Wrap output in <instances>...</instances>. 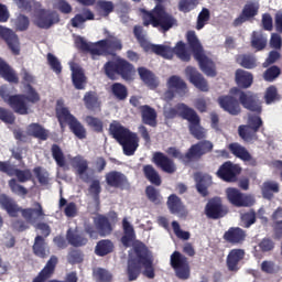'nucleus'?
Here are the masks:
<instances>
[{
    "instance_id": "1",
    "label": "nucleus",
    "mask_w": 282,
    "mask_h": 282,
    "mask_svg": "<svg viewBox=\"0 0 282 282\" xmlns=\"http://www.w3.org/2000/svg\"><path fill=\"white\" fill-rule=\"evenodd\" d=\"M229 94L238 96L240 105L243 107V109L251 111V113H256L248 116L247 124H241L238 127V135L241 138V140L245 142H250L257 138L259 129L263 127V119H261V113H263V102L261 99H259V95L252 91L246 93L238 87H232L229 90Z\"/></svg>"
},
{
    "instance_id": "2",
    "label": "nucleus",
    "mask_w": 282,
    "mask_h": 282,
    "mask_svg": "<svg viewBox=\"0 0 282 282\" xmlns=\"http://www.w3.org/2000/svg\"><path fill=\"white\" fill-rule=\"evenodd\" d=\"M0 206L7 212L9 217H19V213H21L23 220L18 219L12 224L14 230H18V232H24V230L30 229V224H36L37 219L45 217L43 205L39 202L33 204L34 208H23L17 204L14 198L7 194H0Z\"/></svg>"
},
{
    "instance_id": "3",
    "label": "nucleus",
    "mask_w": 282,
    "mask_h": 282,
    "mask_svg": "<svg viewBox=\"0 0 282 282\" xmlns=\"http://www.w3.org/2000/svg\"><path fill=\"white\" fill-rule=\"evenodd\" d=\"M134 258L128 261L127 274L128 281H137L138 276L142 274L147 279H155V267H153V254L149 251L145 243H137L133 247Z\"/></svg>"
},
{
    "instance_id": "4",
    "label": "nucleus",
    "mask_w": 282,
    "mask_h": 282,
    "mask_svg": "<svg viewBox=\"0 0 282 282\" xmlns=\"http://www.w3.org/2000/svg\"><path fill=\"white\" fill-rule=\"evenodd\" d=\"M163 116L165 120H175L177 117L187 120L189 133L193 138L196 140H204L206 138V130L202 127L199 115L186 104L181 102L175 107L164 109Z\"/></svg>"
},
{
    "instance_id": "5",
    "label": "nucleus",
    "mask_w": 282,
    "mask_h": 282,
    "mask_svg": "<svg viewBox=\"0 0 282 282\" xmlns=\"http://www.w3.org/2000/svg\"><path fill=\"white\" fill-rule=\"evenodd\" d=\"M75 45L82 52L90 54L93 61H96L97 56H113L115 52L122 50V41L111 34L95 43H89L85 41V37L78 36L75 40Z\"/></svg>"
},
{
    "instance_id": "6",
    "label": "nucleus",
    "mask_w": 282,
    "mask_h": 282,
    "mask_svg": "<svg viewBox=\"0 0 282 282\" xmlns=\"http://www.w3.org/2000/svg\"><path fill=\"white\" fill-rule=\"evenodd\" d=\"M156 3L155 7L149 11L147 9H139L141 19L143 21L144 28H160L163 32H169L173 25H177V20L166 12V7L163 3H166V0H154Z\"/></svg>"
},
{
    "instance_id": "7",
    "label": "nucleus",
    "mask_w": 282,
    "mask_h": 282,
    "mask_svg": "<svg viewBox=\"0 0 282 282\" xmlns=\"http://www.w3.org/2000/svg\"><path fill=\"white\" fill-rule=\"evenodd\" d=\"M14 3L22 12H35V25L42 30H50L54 23H58V14L54 11L41 9V2L36 0H14Z\"/></svg>"
},
{
    "instance_id": "8",
    "label": "nucleus",
    "mask_w": 282,
    "mask_h": 282,
    "mask_svg": "<svg viewBox=\"0 0 282 282\" xmlns=\"http://www.w3.org/2000/svg\"><path fill=\"white\" fill-rule=\"evenodd\" d=\"M186 42L199 65V69L209 78H215L217 76V65L204 53V46H202V42H199L195 31H187Z\"/></svg>"
},
{
    "instance_id": "9",
    "label": "nucleus",
    "mask_w": 282,
    "mask_h": 282,
    "mask_svg": "<svg viewBox=\"0 0 282 282\" xmlns=\"http://www.w3.org/2000/svg\"><path fill=\"white\" fill-rule=\"evenodd\" d=\"M214 147L215 145L209 140H203L192 144L185 154L175 147L169 148L166 153L167 155L180 160L183 164H191L193 162H199L204 155L213 153Z\"/></svg>"
},
{
    "instance_id": "10",
    "label": "nucleus",
    "mask_w": 282,
    "mask_h": 282,
    "mask_svg": "<svg viewBox=\"0 0 282 282\" xmlns=\"http://www.w3.org/2000/svg\"><path fill=\"white\" fill-rule=\"evenodd\" d=\"M109 132L110 135L122 145L124 155L131 156L135 154L139 147L138 142L140 141L135 132H131L118 122L110 123Z\"/></svg>"
},
{
    "instance_id": "11",
    "label": "nucleus",
    "mask_w": 282,
    "mask_h": 282,
    "mask_svg": "<svg viewBox=\"0 0 282 282\" xmlns=\"http://www.w3.org/2000/svg\"><path fill=\"white\" fill-rule=\"evenodd\" d=\"M133 64L124 58L108 61L104 65V73L109 80H117L121 76L123 80H133Z\"/></svg>"
},
{
    "instance_id": "12",
    "label": "nucleus",
    "mask_w": 282,
    "mask_h": 282,
    "mask_svg": "<svg viewBox=\"0 0 282 282\" xmlns=\"http://www.w3.org/2000/svg\"><path fill=\"white\" fill-rule=\"evenodd\" d=\"M56 117L62 129L65 124H68L72 133H74L78 140H85V138H87V129H85V126H83V123H80V121L69 112L68 108L63 107L57 109Z\"/></svg>"
},
{
    "instance_id": "13",
    "label": "nucleus",
    "mask_w": 282,
    "mask_h": 282,
    "mask_svg": "<svg viewBox=\"0 0 282 282\" xmlns=\"http://www.w3.org/2000/svg\"><path fill=\"white\" fill-rule=\"evenodd\" d=\"M37 230H41V235H37L34 238L32 246V251L35 257L39 259H47L50 257V247L47 246V237L52 235V228L46 223H39L36 225Z\"/></svg>"
},
{
    "instance_id": "14",
    "label": "nucleus",
    "mask_w": 282,
    "mask_h": 282,
    "mask_svg": "<svg viewBox=\"0 0 282 282\" xmlns=\"http://www.w3.org/2000/svg\"><path fill=\"white\" fill-rule=\"evenodd\" d=\"M25 89L26 94H18V97H15L19 116H28V113H30V106H28V102H31V105L41 102V95L39 91H36L32 84H26Z\"/></svg>"
},
{
    "instance_id": "15",
    "label": "nucleus",
    "mask_w": 282,
    "mask_h": 282,
    "mask_svg": "<svg viewBox=\"0 0 282 282\" xmlns=\"http://www.w3.org/2000/svg\"><path fill=\"white\" fill-rule=\"evenodd\" d=\"M171 267L175 271L177 279L186 281L191 279V264L188 263V258L182 254L180 251H174L170 259Z\"/></svg>"
},
{
    "instance_id": "16",
    "label": "nucleus",
    "mask_w": 282,
    "mask_h": 282,
    "mask_svg": "<svg viewBox=\"0 0 282 282\" xmlns=\"http://www.w3.org/2000/svg\"><path fill=\"white\" fill-rule=\"evenodd\" d=\"M226 195L228 202L232 206H236V208H251V206H254L256 203L254 197L248 194H243L235 187L227 188Z\"/></svg>"
},
{
    "instance_id": "17",
    "label": "nucleus",
    "mask_w": 282,
    "mask_h": 282,
    "mask_svg": "<svg viewBox=\"0 0 282 282\" xmlns=\"http://www.w3.org/2000/svg\"><path fill=\"white\" fill-rule=\"evenodd\" d=\"M205 215L207 219H223L228 215V206L224 205L221 197L215 196L208 199L205 206Z\"/></svg>"
},
{
    "instance_id": "18",
    "label": "nucleus",
    "mask_w": 282,
    "mask_h": 282,
    "mask_svg": "<svg viewBox=\"0 0 282 282\" xmlns=\"http://www.w3.org/2000/svg\"><path fill=\"white\" fill-rule=\"evenodd\" d=\"M217 177L223 182L235 183L239 175H241V169L239 165L234 164L230 161L223 163L216 172Z\"/></svg>"
},
{
    "instance_id": "19",
    "label": "nucleus",
    "mask_w": 282,
    "mask_h": 282,
    "mask_svg": "<svg viewBox=\"0 0 282 282\" xmlns=\"http://www.w3.org/2000/svg\"><path fill=\"white\" fill-rule=\"evenodd\" d=\"M56 265H58V257L51 256L44 268L37 273L32 282H63L61 280H51L56 272Z\"/></svg>"
},
{
    "instance_id": "20",
    "label": "nucleus",
    "mask_w": 282,
    "mask_h": 282,
    "mask_svg": "<svg viewBox=\"0 0 282 282\" xmlns=\"http://www.w3.org/2000/svg\"><path fill=\"white\" fill-rule=\"evenodd\" d=\"M152 162L158 169H160L163 173H167L169 175H173V173L177 171L175 161L169 158V155L164 154V152H154Z\"/></svg>"
},
{
    "instance_id": "21",
    "label": "nucleus",
    "mask_w": 282,
    "mask_h": 282,
    "mask_svg": "<svg viewBox=\"0 0 282 282\" xmlns=\"http://www.w3.org/2000/svg\"><path fill=\"white\" fill-rule=\"evenodd\" d=\"M219 107L229 113V116H239L241 113V101L230 95H223L218 97Z\"/></svg>"
},
{
    "instance_id": "22",
    "label": "nucleus",
    "mask_w": 282,
    "mask_h": 282,
    "mask_svg": "<svg viewBox=\"0 0 282 282\" xmlns=\"http://www.w3.org/2000/svg\"><path fill=\"white\" fill-rule=\"evenodd\" d=\"M0 39L7 43L9 50H11L12 54L19 56L21 54V46L19 42V35L12 31V29H8L3 25H0Z\"/></svg>"
},
{
    "instance_id": "23",
    "label": "nucleus",
    "mask_w": 282,
    "mask_h": 282,
    "mask_svg": "<svg viewBox=\"0 0 282 282\" xmlns=\"http://www.w3.org/2000/svg\"><path fill=\"white\" fill-rule=\"evenodd\" d=\"M259 8H261L259 2H254V1L247 2L240 15L234 20V26L239 28V25H243L246 21H250L251 19H254V17L259 14Z\"/></svg>"
},
{
    "instance_id": "24",
    "label": "nucleus",
    "mask_w": 282,
    "mask_h": 282,
    "mask_svg": "<svg viewBox=\"0 0 282 282\" xmlns=\"http://www.w3.org/2000/svg\"><path fill=\"white\" fill-rule=\"evenodd\" d=\"M105 177L106 184L110 186V188H119L120 191H124L131 186L129 178L122 172L110 171L106 173Z\"/></svg>"
},
{
    "instance_id": "25",
    "label": "nucleus",
    "mask_w": 282,
    "mask_h": 282,
    "mask_svg": "<svg viewBox=\"0 0 282 282\" xmlns=\"http://www.w3.org/2000/svg\"><path fill=\"white\" fill-rule=\"evenodd\" d=\"M185 76L188 78L189 83L196 87V89H199L200 91H208V82L204 75L197 70V68L187 66L185 68Z\"/></svg>"
},
{
    "instance_id": "26",
    "label": "nucleus",
    "mask_w": 282,
    "mask_h": 282,
    "mask_svg": "<svg viewBox=\"0 0 282 282\" xmlns=\"http://www.w3.org/2000/svg\"><path fill=\"white\" fill-rule=\"evenodd\" d=\"M83 102L87 111H90L91 113H100L102 111V101L100 100L98 93L94 90L85 93Z\"/></svg>"
},
{
    "instance_id": "27",
    "label": "nucleus",
    "mask_w": 282,
    "mask_h": 282,
    "mask_svg": "<svg viewBox=\"0 0 282 282\" xmlns=\"http://www.w3.org/2000/svg\"><path fill=\"white\" fill-rule=\"evenodd\" d=\"M223 239L226 241V243L239 246L246 241V230L241 229L240 227H230L227 231H225Z\"/></svg>"
},
{
    "instance_id": "28",
    "label": "nucleus",
    "mask_w": 282,
    "mask_h": 282,
    "mask_svg": "<svg viewBox=\"0 0 282 282\" xmlns=\"http://www.w3.org/2000/svg\"><path fill=\"white\" fill-rule=\"evenodd\" d=\"M194 180L196 182V191L200 194V197H208V188L213 186V176L210 174L196 173Z\"/></svg>"
},
{
    "instance_id": "29",
    "label": "nucleus",
    "mask_w": 282,
    "mask_h": 282,
    "mask_svg": "<svg viewBox=\"0 0 282 282\" xmlns=\"http://www.w3.org/2000/svg\"><path fill=\"white\" fill-rule=\"evenodd\" d=\"M246 251L243 249H231L227 256V268L229 272H239V262L243 261Z\"/></svg>"
},
{
    "instance_id": "30",
    "label": "nucleus",
    "mask_w": 282,
    "mask_h": 282,
    "mask_svg": "<svg viewBox=\"0 0 282 282\" xmlns=\"http://www.w3.org/2000/svg\"><path fill=\"white\" fill-rule=\"evenodd\" d=\"M66 241L73 248H83L89 243V239L85 237V234L73 230L72 228L66 231Z\"/></svg>"
},
{
    "instance_id": "31",
    "label": "nucleus",
    "mask_w": 282,
    "mask_h": 282,
    "mask_svg": "<svg viewBox=\"0 0 282 282\" xmlns=\"http://www.w3.org/2000/svg\"><path fill=\"white\" fill-rule=\"evenodd\" d=\"M122 228L123 236L121 237V243L124 248H131V243L135 241V229H133V225L127 218L122 219Z\"/></svg>"
},
{
    "instance_id": "32",
    "label": "nucleus",
    "mask_w": 282,
    "mask_h": 282,
    "mask_svg": "<svg viewBox=\"0 0 282 282\" xmlns=\"http://www.w3.org/2000/svg\"><path fill=\"white\" fill-rule=\"evenodd\" d=\"M235 80L238 87L248 89L249 87H252V83H254V76L248 70L238 68L235 73Z\"/></svg>"
},
{
    "instance_id": "33",
    "label": "nucleus",
    "mask_w": 282,
    "mask_h": 282,
    "mask_svg": "<svg viewBox=\"0 0 282 282\" xmlns=\"http://www.w3.org/2000/svg\"><path fill=\"white\" fill-rule=\"evenodd\" d=\"M141 118L143 124L149 127H158V112L149 105L140 107Z\"/></svg>"
},
{
    "instance_id": "34",
    "label": "nucleus",
    "mask_w": 282,
    "mask_h": 282,
    "mask_svg": "<svg viewBox=\"0 0 282 282\" xmlns=\"http://www.w3.org/2000/svg\"><path fill=\"white\" fill-rule=\"evenodd\" d=\"M95 226L100 235V237H109L111 232H113V227L111 226V221L107 216H98L95 220Z\"/></svg>"
},
{
    "instance_id": "35",
    "label": "nucleus",
    "mask_w": 282,
    "mask_h": 282,
    "mask_svg": "<svg viewBox=\"0 0 282 282\" xmlns=\"http://www.w3.org/2000/svg\"><path fill=\"white\" fill-rule=\"evenodd\" d=\"M142 173L150 184H153V186H162V176H160V173L153 165H143Z\"/></svg>"
},
{
    "instance_id": "36",
    "label": "nucleus",
    "mask_w": 282,
    "mask_h": 282,
    "mask_svg": "<svg viewBox=\"0 0 282 282\" xmlns=\"http://www.w3.org/2000/svg\"><path fill=\"white\" fill-rule=\"evenodd\" d=\"M0 76L4 78L8 83H14V85H19V76L17 73L0 57Z\"/></svg>"
},
{
    "instance_id": "37",
    "label": "nucleus",
    "mask_w": 282,
    "mask_h": 282,
    "mask_svg": "<svg viewBox=\"0 0 282 282\" xmlns=\"http://www.w3.org/2000/svg\"><path fill=\"white\" fill-rule=\"evenodd\" d=\"M228 149L230 153L235 155V158H239V160H242L243 162H250V160H252V155L250 152H248L246 147L239 144L238 142L230 143Z\"/></svg>"
},
{
    "instance_id": "38",
    "label": "nucleus",
    "mask_w": 282,
    "mask_h": 282,
    "mask_svg": "<svg viewBox=\"0 0 282 282\" xmlns=\"http://www.w3.org/2000/svg\"><path fill=\"white\" fill-rule=\"evenodd\" d=\"M52 158L55 160L57 166L59 169H63V171H69V165L67 164V160L65 159V153H63V149H61V145L53 144L51 148Z\"/></svg>"
},
{
    "instance_id": "39",
    "label": "nucleus",
    "mask_w": 282,
    "mask_h": 282,
    "mask_svg": "<svg viewBox=\"0 0 282 282\" xmlns=\"http://www.w3.org/2000/svg\"><path fill=\"white\" fill-rule=\"evenodd\" d=\"M143 50H147V51L150 50V52H153V54H156L158 56H162L163 58H167V59L173 58V51L171 50L170 46H166V45L148 43Z\"/></svg>"
},
{
    "instance_id": "40",
    "label": "nucleus",
    "mask_w": 282,
    "mask_h": 282,
    "mask_svg": "<svg viewBox=\"0 0 282 282\" xmlns=\"http://www.w3.org/2000/svg\"><path fill=\"white\" fill-rule=\"evenodd\" d=\"M169 89H175L176 94H186L188 91V86L182 77L173 75L167 79Z\"/></svg>"
},
{
    "instance_id": "41",
    "label": "nucleus",
    "mask_w": 282,
    "mask_h": 282,
    "mask_svg": "<svg viewBox=\"0 0 282 282\" xmlns=\"http://www.w3.org/2000/svg\"><path fill=\"white\" fill-rule=\"evenodd\" d=\"M72 82L75 89L83 90L87 87V76H85L83 68H73Z\"/></svg>"
},
{
    "instance_id": "42",
    "label": "nucleus",
    "mask_w": 282,
    "mask_h": 282,
    "mask_svg": "<svg viewBox=\"0 0 282 282\" xmlns=\"http://www.w3.org/2000/svg\"><path fill=\"white\" fill-rule=\"evenodd\" d=\"M171 51L172 58L175 55L177 58H180V61H183V63H188L191 61V53L186 48V43L180 41L174 47H171Z\"/></svg>"
},
{
    "instance_id": "43",
    "label": "nucleus",
    "mask_w": 282,
    "mask_h": 282,
    "mask_svg": "<svg viewBox=\"0 0 282 282\" xmlns=\"http://www.w3.org/2000/svg\"><path fill=\"white\" fill-rule=\"evenodd\" d=\"M138 74H139L141 80H143L144 85L150 87V89H155V87H158V82L155 80V75L153 74V72L149 70V68L139 67Z\"/></svg>"
},
{
    "instance_id": "44",
    "label": "nucleus",
    "mask_w": 282,
    "mask_h": 282,
    "mask_svg": "<svg viewBox=\"0 0 282 282\" xmlns=\"http://www.w3.org/2000/svg\"><path fill=\"white\" fill-rule=\"evenodd\" d=\"M113 241L109 239L99 240L95 247V254L97 257H107V254L113 252Z\"/></svg>"
},
{
    "instance_id": "45",
    "label": "nucleus",
    "mask_w": 282,
    "mask_h": 282,
    "mask_svg": "<svg viewBox=\"0 0 282 282\" xmlns=\"http://www.w3.org/2000/svg\"><path fill=\"white\" fill-rule=\"evenodd\" d=\"M28 133L29 135H32L33 138L42 141H45L50 138V132H47V130H45V128L39 123L29 124Z\"/></svg>"
},
{
    "instance_id": "46",
    "label": "nucleus",
    "mask_w": 282,
    "mask_h": 282,
    "mask_svg": "<svg viewBox=\"0 0 282 282\" xmlns=\"http://www.w3.org/2000/svg\"><path fill=\"white\" fill-rule=\"evenodd\" d=\"M70 164L73 169H76L77 175L83 180V175H85L89 169V162L83 156L77 155L70 160Z\"/></svg>"
},
{
    "instance_id": "47",
    "label": "nucleus",
    "mask_w": 282,
    "mask_h": 282,
    "mask_svg": "<svg viewBox=\"0 0 282 282\" xmlns=\"http://www.w3.org/2000/svg\"><path fill=\"white\" fill-rule=\"evenodd\" d=\"M279 183L274 181H267L261 186V193L264 199H273L274 193H279Z\"/></svg>"
},
{
    "instance_id": "48",
    "label": "nucleus",
    "mask_w": 282,
    "mask_h": 282,
    "mask_svg": "<svg viewBox=\"0 0 282 282\" xmlns=\"http://www.w3.org/2000/svg\"><path fill=\"white\" fill-rule=\"evenodd\" d=\"M167 208L172 215H180L184 210L182 198L175 194H171L167 198Z\"/></svg>"
},
{
    "instance_id": "49",
    "label": "nucleus",
    "mask_w": 282,
    "mask_h": 282,
    "mask_svg": "<svg viewBox=\"0 0 282 282\" xmlns=\"http://www.w3.org/2000/svg\"><path fill=\"white\" fill-rule=\"evenodd\" d=\"M17 97H19V95H10V93L8 91V87L6 86L0 87V98H2V100L8 102L9 107H11L14 113H18V109H19V104H17V99H15Z\"/></svg>"
},
{
    "instance_id": "50",
    "label": "nucleus",
    "mask_w": 282,
    "mask_h": 282,
    "mask_svg": "<svg viewBox=\"0 0 282 282\" xmlns=\"http://www.w3.org/2000/svg\"><path fill=\"white\" fill-rule=\"evenodd\" d=\"M251 47L257 50V52L265 50V47H268V37L263 34L257 33V31H253L251 36Z\"/></svg>"
},
{
    "instance_id": "51",
    "label": "nucleus",
    "mask_w": 282,
    "mask_h": 282,
    "mask_svg": "<svg viewBox=\"0 0 282 282\" xmlns=\"http://www.w3.org/2000/svg\"><path fill=\"white\" fill-rule=\"evenodd\" d=\"M110 91L116 100H124L129 97V89L121 83H115L110 87Z\"/></svg>"
},
{
    "instance_id": "52",
    "label": "nucleus",
    "mask_w": 282,
    "mask_h": 282,
    "mask_svg": "<svg viewBox=\"0 0 282 282\" xmlns=\"http://www.w3.org/2000/svg\"><path fill=\"white\" fill-rule=\"evenodd\" d=\"M85 122L89 129L95 131V133H102L105 131V123L100 120V118L86 116Z\"/></svg>"
},
{
    "instance_id": "53",
    "label": "nucleus",
    "mask_w": 282,
    "mask_h": 282,
    "mask_svg": "<svg viewBox=\"0 0 282 282\" xmlns=\"http://www.w3.org/2000/svg\"><path fill=\"white\" fill-rule=\"evenodd\" d=\"M85 21H94V12L91 10H86L84 14H76L72 20L70 24L73 28H80Z\"/></svg>"
},
{
    "instance_id": "54",
    "label": "nucleus",
    "mask_w": 282,
    "mask_h": 282,
    "mask_svg": "<svg viewBox=\"0 0 282 282\" xmlns=\"http://www.w3.org/2000/svg\"><path fill=\"white\" fill-rule=\"evenodd\" d=\"M113 2L108 0H99L96 3V10L101 17H109L113 12Z\"/></svg>"
},
{
    "instance_id": "55",
    "label": "nucleus",
    "mask_w": 282,
    "mask_h": 282,
    "mask_svg": "<svg viewBox=\"0 0 282 282\" xmlns=\"http://www.w3.org/2000/svg\"><path fill=\"white\" fill-rule=\"evenodd\" d=\"M281 76V68L276 65H273L264 70L262 78L265 83H274L276 78Z\"/></svg>"
},
{
    "instance_id": "56",
    "label": "nucleus",
    "mask_w": 282,
    "mask_h": 282,
    "mask_svg": "<svg viewBox=\"0 0 282 282\" xmlns=\"http://www.w3.org/2000/svg\"><path fill=\"white\" fill-rule=\"evenodd\" d=\"M238 63L245 69H254L257 67V57L254 55L243 54L239 56Z\"/></svg>"
},
{
    "instance_id": "57",
    "label": "nucleus",
    "mask_w": 282,
    "mask_h": 282,
    "mask_svg": "<svg viewBox=\"0 0 282 282\" xmlns=\"http://www.w3.org/2000/svg\"><path fill=\"white\" fill-rule=\"evenodd\" d=\"M33 173L41 186H47L50 184V172L43 170L41 166H36L33 169Z\"/></svg>"
},
{
    "instance_id": "58",
    "label": "nucleus",
    "mask_w": 282,
    "mask_h": 282,
    "mask_svg": "<svg viewBox=\"0 0 282 282\" xmlns=\"http://www.w3.org/2000/svg\"><path fill=\"white\" fill-rule=\"evenodd\" d=\"M84 259H85V254L83 253V251L78 249H72L67 256V261L68 263H70V265L83 263Z\"/></svg>"
},
{
    "instance_id": "59",
    "label": "nucleus",
    "mask_w": 282,
    "mask_h": 282,
    "mask_svg": "<svg viewBox=\"0 0 282 282\" xmlns=\"http://www.w3.org/2000/svg\"><path fill=\"white\" fill-rule=\"evenodd\" d=\"M0 120L1 122H4V124H14L17 117L14 116L13 111L0 107Z\"/></svg>"
},
{
    "instance_id": "60",
    "label": "nucleus",
    "mask_w": 282,
    "mask_h": 282,
    "mask_svg": "<svg viewBox=\"0 0 282 282\" xmlns=\"http://www.w3.org/2000/svg\"><path fill=\"white\" fill-rule=\"evenodd\" d=\"M14 25L18 32H25V30L30 28V18L24 14H19L15 19Z\"/></svg>"
},
{
    "instance_id": "61",
    "label": "nucleus",
    "mask_w": 282,
    "mask_h": 282,
    "mask_svg": "<svg viewBox=\"0 0 282 282\" xmlns=\"http://www.w3.org/2000/svg\"><path fill=\"white\" fill-rule=\"evenodd\" d=\"M145 195L152 204H160V189L155 188L153 185L145 187Z\"/></svg>"
},
{
    "instance_id": "62",
    "label": "nucleus",
    "mask_w": 282,
    "mask_h": 282,
    "mask_svg": "<svg viewBox=\"0 0 282 282\" xmlns=\"http://www.w3.org/2000/svg\"><path fill=\"white\" fill-rule=\"evenodd\" d=\"M241 221L245 224V228H250L253 224H257V212L250 209L241 215Z\"/></svg>"
},
{
    "instance_id": "63",
    "label": "nucleus",
    "mask_w": 282,
    "mask_h": 282,
    "mask_svg": "<svg viewBox=\"0 0 282 282\" xmlns=\"http://www.w3.org/2000/svg\"><path fill=\"white\" fill-rule=\"evenodd\" d=\"M13 174L15 175L18 182H20L21 184H24V182H30V180H32V171H30V169H14Z\"/></svg>"
},
{
    "instance_id": "64",
    "label": "nucleus",
    "mask_w": 282,
    "mask_h": 282,
    "mask_svg": "<svg viewBox=\"0 0 282 282\" xmlns=\"http://www.w3.org/2000/svg\"><path fill=\"white\" fill-rule=\"evenodd\" d=\"M95 276L98 282H111L113 279V275L106 269L99 268L95 272Z\"/></svg>"
}]
</instances>
